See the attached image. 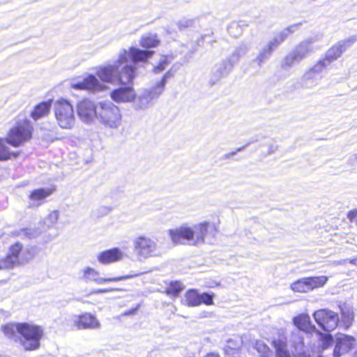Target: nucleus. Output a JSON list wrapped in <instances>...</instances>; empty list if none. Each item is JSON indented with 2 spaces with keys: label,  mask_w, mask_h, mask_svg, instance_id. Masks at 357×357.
Returning <instances> with one entry per match:
<instances>
[{
  "label": "nucleus",
  "mask_w": 357,
  "mask_h": 357,
  "mask_svg": "<svg viewBox=\"0 0 357 357\" xmlns=\"http://www.w3.org/2000/svg\"><path fill=\"white\" fill-rule=\"evenodd\" d=\"M168 64H169V61H167V59L166 58L164 57L162 59H160L159 63L154 67L153 71L155 73H159L162 72V70H164L167 68Z\"/></svg>",
  "instance_id": "nucleus-46"
},
{
  "label": "nucleus",
  "mask_w": 357,
  "mask_h": 357,
  "mask_svg": "<svg viewBox=\"0 0 357 357\" xmlns=\"http://www.w3.org/2000/svg\"><path fill=\"white\" fill-rule=\"evenodd\" d=\"M342 315L344 319V321L346 324H351V321L354 319L353 313L351 312L349 310L345 312L342 309Z\"/></svg>",
  "instance_id": "nucleus-49"
},
{
  "label": "nucleus",
  "mask_w": 357,
  "mask_h": 357,
  "mask_svg": "<svg viewBox=\"0 0 357 357\" xmlns=\"http://www.w3.org/2000/svg\"><path fill=\"white\" fill-rule=\"evenodd\" d=\"M111 291H112V289H99L98 291V292H100V293H107V292H109Z\"/></svg>",
  "instance_id": "nucleus-55"
},
{
  "label": "nucleus",
  "mask_w": 357,
  "mask_h": 357,
  "mask_svg": "<svg viewBox=\"0 0 357 357\" xmlns=\"http://www.w3.org/2000/svg\"><path fill=\"white\" fill-rule=\"evenodd\" d=\"M53 190L51 188H38L31 192L29 198L31 201L29 206H39L43 201L52 195Z\"/></svg>",
  "instance_id": "nucleus-24"
},
{
  "label": "nucleus",
  "mask_w": 357,
  "mask_h": 357,
  "mask_svg": "<svg viewBox=\"0 0 357 357\" xmlns=\"http://www.w3.org/2000/svg\"><path fill=\"white\" fill-rule=\"evenodd\" d=\"M51 105L52 103L50 101L42 102L38 104L31 113V118L37 121L45 116L49 114Z\"/></svg>",
  "instance_id": "nucleus-26"
},
{
  "label": "nucleus",
  "mask_w": 357,
  "mask_h": 357,
  "mask_svg": "<svg viewBox=\"0 0 357 357\" xmlns=\"http://www.w3.org/2000/svg\"><path fill=\"white\" fill-rule=\"evenodd\" d=\"M237 155H238V154H237L236 156H234V160H238L240 159V158H239V157H238ZM241 159H242V158H243V155H242V156L241 157Z\"/></svg>",
  "instance_id": "nucleus-56"
},
{
  "label": "nucleus",
  "mask_w": 357,
  "mask_h": 357,
  "mask_svg": "<svg viewBox=\"0 0 357 357\" xmlns=\"http://www.w3.org/2000/svg\"><path fill=\"white\" fill-rule=\"evenodd\" d=\"M273 345L275 349L276 357H291V349H288V341L284 337L279 336L273 340Z\"/></svg>",
  "instance_id": "nucleus-25"
},
{
  "label": "nucleus",
  "mask_w": 357,
  "mask_h": 357,
  "mask_svg": "<svg viewBox=\"0 0 357 357\" xmlns=\"http://www.w3.org/2000/svg\"><path fill=\"white\" fill-rule=\"evenodd\" d=\"M154 51L144 50L131 47L120 50L118 59L97 68V76L104 82L127 84L132 82L137 73V65L146 63Z\"/></svg>",
  "instance_id": "nucleus-1"
},
{
  "label": "nucleus",
  "mask_w": 357,
  "mask_h": 357,
  "mask_svg": "<svg viewBox=\"0 0 357 357\" xmlns=\"http://www.w3.org/2000/svg\"><path fill=\"white\" fill-rule=\"evenodd\" d=\"M204 357H220L218 354H214V353H211V354H208L206 356Z\"/></svg>",
  "instance_id": "nucleus-54"
},
{
  "label": "nucleus",
  "mask_w": 357,
  "mask_h": 357,
  "mask_svg": "<svg viewBox=\"0 0 357 357\" xmlns=\"http://www.w3.org/2000/svg\"><path fill=\"white\" fill-rule=\"evenodd\" d=\"M20 324L21 323L6 324L2 327V331L8 338L15 339L16 333L20 334Z\"/></svg>",
  "instance_id": "nucleus-35"
},
{
  "label": "nucleus",
  "mask_w": 357,
  "mask_h": 357,
  "mask_svg": "<svg viewBox=\"0 0 357 357\" xmlns=\"http://www.w3.org/2000/svg\"><path fill=\"white\" fill-rule=\"evenodd\" d=\"M98 104L96 105L89 99L80 101L77 106V114L83 122L91 123L97 117Z\"/></svg>",
  "instance_id": "nucleus-16"
},
{
  "label": "nucleus",
  "mask_w": 357,
  "mask_h": 357,
  "mask_svg": "<svg viewBox=\"0 0 357 357\" xmlns=\"http://www.w3.org/2000/svg\"><path fill=\"white\" fill-rule=\"evenodd\" d=\"M334 342V339L331 335L326 334L321 336V346L323 349H326Z\"/></svg>",
  "instance_id": "nucleus-44"
},
{
  "label": "nucleus",
  "mask_w": 357,
  "mask_h": 357,
  "mask_svg": "<svg viewBox=\"0 0 357 357\" xmlns=\"http://www.w3.org/2000/svg\"><path fill=\"white\" fill-rule=\"evenodd\" d=\"M256 349L262 356H268L271 352L269 347L263 342H257Z\"/></svg>",
  "instance_id": "nucleus-40"
},
{
  "label": "nucleus",
  "mask_w": 357,
  "mask_h": 357,
  "mask_svg": "<svg viewBox=\"0 0 357 357\" xmlns=\"http://www.w3.org/2000/svg\"><path fill=\"white\" fill-rule=\"evenodd\" d=\"M59 217V212L58 211H52L47 218V221L50 222V224H54L57 222Z\"/></svg>",
  "instance_id": "nucleus-48"
},
{
  "label": "nucleus",
  "mask_w": 357,
  "mask_h": 357,
  "mask_svg": "<svg viewBox=\"0 0 357 357\" xmlns=\"http://www.w3.org/2000/svg\"><path fill=\"white\" fill-rule=\"evenodd\" d=\"M348 262L351 264H353V265L357 266V257L354 259H348Z\"/></svg>",
  "instance_id": "nucleus-52"
},
{
  "label": "nucleus",
  "mask_w": 357,
  "mask_h": 357,
  "mask_svg": "<svg viewBox=\"0 0 357 357\" xmlns=\"http://www.w3.org/2000/svg\"><path fill=\"white\" fill-rule=\"evenodd\" d=\"M75 324L78 329L98 328L100 327V324L96 317L89 313L79 316L75 320Z\"/></svg>",
  "instance_id": "nucleus-22"
},
{
  "label": "nucleus",
  "mask_w": 357,
  "mask_h": 357,
  "mask_svg": "<svg viewBox=\"0 0 357 357\" xmlns=\"http://www.w3.org/2000/svg\"><path fill=\"white\" fill-rule=\"evenodd\" d=\"M194 23L195 20L182 19L177 22V26L180 31H184L189 27H192Z\"/></svg>",
  "instance_id": "nucleus-38"
},
{
  "label": "nucleus",
  "mask_w": 357,
  "mask_h": 357,
  "mask_svg": "<svg viewBox=\"0 0 357 357\" xmlns=\"http://www.w3.org/2000/svg\"><path fill=\"white\" fill-rule=\"evenodd\" d=\"M244 26V22H232L228 26V32L231 36L237 38L243 34Z\"/></svg>",
  "instance_id": "nucleus-34"
},
{
  "label": "nucleus",
  "mask_w": 357,
  "mask_h": 357,
  "mask_svg": "<svg viewBox=\"0 0 357 357\" xmlns=\"http://www.w3.org/2000/svg\"><path fill=\"white\" fill-rule=\"evenodd\" d=\"M294 328H299L303 333H312L317 331L316 327L312 324L310 317L307 314H301L293 319Z\"/></svg>",
  "instance_id": "nucleus-23"
},
{
  "label": "nucleus",
  "mask_w": 357,
  "mask_h": 357,
  "mask_svg": "<svg viewBox=\"0 0 357 357\" xmlns=\"http://www.w3.org/2000/svg\"><path fill=\"white\" fill-rule=\"evenodd\" d=\"M348 262V259L335 261L334 263L337 265H345Z\"/></svg>",
  "instance_id": "nucleus-51"
},
{
  "label": "nucleus",
  "mask_w": 357,
  "mask_h": 357,
  "mask_svg": "<svg viewBox=\"0 0 357 357\" xmlns=\"http://www.w3.org/2000/svg\"><path fill=\"white\" fill-rule=\"evenodd\" d=\"M302 22H298L296 24H291L288 27L284 29L282 31L284 33H286L287 36L288 37L289 35L295 33L298 30H299L300 27L302 25Z\"/></svg>",
  "instance_id": "nucleus-45"
},
{
  "label": "nucleus",
  "mask_w": 357,
  "mask_h": 357,
  "mask_svg": "<svg viewBox=\"0 0 357 357\" xmlns=\"http://www.w3.org/2000/svg\"><path fill=\"white\" fill-rule=\"evenodd\" d=\"M328 278L324 275L303 278L293 282L291 284V289L296 292L305 293L324 286Z\"/></svg>",
  "instance_id": "nucleus-12"
},
{
  "label": "nucleus",
  "mask_w": 357,
  "mask_h": 357,
  "mask_svg": "<svg viewBox=\"0 0 357 357\" xmlns=\"http://www.w3.org/2000/svg\"><path fill=\"white\" fill-rule=\"evenodd\" d=\"M96 112V119L105 128L117 129L121 125L122 115L120 109L112 101L99 102Z\"/></svg>",
  "instance_id": "nucleus-5"
},
{
  "label": "nucleus",
  "mask_w": 357,
  "mask_h": 357,
  "mask_svg": "<svg viewBox=\"0 0 357 357\" xmlns=\"http://www.w3.org/2000/svg\"><path fill=\"white\" fill-rule=\"evenodd\" d=\"M185 288L184 284L180 281H172L166 288V294L169 296L176 297Z\"/></svg>",
  "instance_id": "nucleus-30"
},
{
  "label": "nucleus",
  "mask_w": 357,
  "mask_h": 357,
  "mask_svg": "<svg viewBox=\"0 0 357 357\" xmlns=\"http://www.w3.org/2000/svg\"><path fill=\"white\" fill-rule=\"evenodd\" d=\"M354 157L357 159V155H355Z\"/></svg>",
  "instance_id": "nucleus-57"
},
{
  "label": "nucleus",
  "mask_w": 357,
  "mask_h": 357,
  "mask_svg": "<svg viewBox=\"0 0 357 357\" xmlns=\"http://www.w3.org/2000/svg\"><path fill=\"white\" fill-rule=\"evenodd\" d=\"M244 54V49L240 47L236 49L230 56L223 59L230 65V68L232 70L234 67L238 63L240 58L243 56Z\"/></svg>",
  "instance_id": "nucleus-33"
},
{
  "label": "nucleus",
  "mask_w": 357,
  "mask_h": 357,
  "mask_svg": "<svg viewBox=\"0 0 357 357\" xmlns=\"http://www.w3.org/2000/svg\"><path fill=\"white\" fill-rule=\"evenodd\" d=\"M73 88L80 90H89L93 92L101 91L105 86L100 83L93 75H89L81 81H77L73 84Z\"/></svg>",
  "instance_id": "nucleus-19"
},
{
  "label": "nucleus",
  "mask_w": 357,
  "mask_h": 357,
  "mask_svg": "<svg viewBox=\"0 0 357 357\" xmlns=\"http://www.w3.org/2000/svg\"><path fill=\"white\" fill-rule=\"evenodd\" d=\"M54 115L59 126L63 129H71L75 123L74 109L66 100L56 101L54 105Z\"/></svg>",
  "instance_id": "nucleus-8"
},
{
  "label": "nucleus",
  "mask_w": 357,
  "mask_h": 357,
  "mask_svg": "<svg viewBox=\"0 0 357 357\" xmlns=\"http://www.w3.org/2000/svg\"><path fill=\"white\" fill-rule=\"evenodd\" d=\"M288 37L283 31H280L275 34L274 37L268 43V44L275 50H276Z\"/></svg>",
  "instance_id": "nucleus-36"
},
{
  "label": "nucleus",
  "mask_w": 357,
  "mask_h": 357,
  "mask_svg": "<svg viewBox=\"0 0 357 357\" xmlns=\"http://www.w3.org/2000/svg\"><path fill=\"white\" fill-rule=\"evenodd\" d=\"M243 344V340L241 338L238 337H234L229 340L227 341V343L225 346H229L231 348H238L241 349Z\"/></svg>",
  "instance_id": "nucleus-43"
},
{
  "label": "nucleus",
  "mask_w": 357,
  "mask_h": 357,
  "mask_svg": "<svg viewBox=\"0 0 357 357\" xmlns=\"http://www.w3.org/2000/svg\"><path fill=\"white\" fill-rule=\"evenodd\" d=\"M159 43L160 40L156 35L148 34L142 37L139 44L144 48H151L157 47Z\"/></svg>",
  "instance_id": "nucleus-31"
},
{
  "label": "nucleus",
  "mask_w": 357,
  "mask_h": 357,
  "mask_svg": "<svg viewBox=\"0 0 357 357\" xmlns=\"http://www.w3.org/2000/svg\"><path fill=\"white\" fill-rule=\"evenodd\" d=\"M185 303L188 306H198L200 305L199 294L196 289H190L185 294Z\"/></svg>",
  "instance_id": "nucleus-29"
},
{
  "label": "nucleus",
  "mask_w": 357,
  "mask_h": 357,
  "mask_svg": "<svg viewBox=\"0 0 357 357\" xmlns=\"http://www.w3.org/2000/svg\"><path fill=\"white\" fill-rule=\"evenodd\" d=\"M321 79V76H317L307 70L302 77V86L305 88H312V86H316Z\"/></svg>",
  "instance_id": "nucleus-28"
},
{
  "label": "nucleus",
  "mask_w": 357,
  "mask_h": 357,
  "mask_svg": "<svg viewBox=\"0 0 357 357\" xmlns=\"http://www.w3.org/2000/svg\"><path fill=\"white\" fill-rule=\"evenodd\" d=\"M329 66L327 62L324 59L319 60L310 69L308 70L317 76H321V73Z\"/></svg>",
  "instance_id": "nucleus-37"
},
{
  "label": "nucleus",
  "mask_w": 357,
  "mask_h": 357,
  "mask_svg": "<svg viewBox=\"0 0 357 357\" xmlns=\"http://www.w3.org/2000/svg\"><path fill=\"white\" fill-rule=\"evenodd\" d=\"M347 218L351 222L354 221V219L357 218V210L349 211L348 213Z\"/></svg>",
  "instance_id": "nucleus-50"
},
{
  "label": "nucleus",
  "mask_w": 357,
  "mask_h": 357,
  "mask_svg": "<svg viewBox=\"0 0 357 357\" xmlns=\"http://www.w3.org/2000/svg\"><path fill=\"white\" fill-rule=\"evenodd\" d=\"M135 96L134 89L130 86H121L111 92V98L116 102H132Z\"/></svg>",
  "instance_id": "nucleus-20"
},
{
  "label": "nucleus",
  "mask_w": 357,
  "mask_h": 357,
  "mask_svg": "<svg viewBox=\"0 0 357 357\" xmlns=\"http://www.w3.org/2000/svg\"><path fill=\"white\" fill-rule=\"evenodd\" d=\"M22 250V244L17 242L12 245L6 257L0 260V270L13 268L20 263V254Z\"/></svg>",
  "instance_id": "nucleus-17"
},
{
  "label": "nucleus",
  "mask_w": 357,
  "mask_h": 357,
  "mask_svg": "<svg viewBox=\"0 0 357 357\" xmlns=\"http://www.w3.org/2000/svg\"><path fill=\"white\" fill-rule=\"evenodd\" d=\"M231 71L230 65L224 59L220 60L212 67L208 79V84L211 86L215 85L220 82L222 79L227 77Z\"/></svg>",
  "instance_id": "nucleus-18"
},
{
  "label": "nucleus",
  "mask_w": 357,
  "mask_h": 357,
  "mask_svg": "<svg viewBox=\"0 0 357 357\" xmlns=\"http://www.w3.org/2000/svg\"><path fill=\"white\" fill-rule=\"evenodd\" d=\"M356 40L355 36H352L347 40H342L333 45L325 54L324 59L328 64H331L333 61L339 59L343 52L349 48Z\"/></svg>",
  "instance_id": "nucleus-14"
},
{
  "label": "nucleus",
  "mask_w": 357,
  "mask_h": 357,
  "mask_svg": "<svg viewBox=\"0 0 357 357\" xmlns=\"http://www.w3.org/2000/svg\"><path fill=\"white\" fill-rule=\"evenodd\" d=\"M335 346L333 350L334 357H340L354 348L356 340L354 336L337 333L335 337Z\"/></svg>",
  "instance_id": "nucleus-15"
},
{
  "label": "nucleus",
  "mask_w": 357,
  "mask_h": 357,
  "mask_svg": "<svg viewBox=\"0 0 357 357\" xmlns=\"http://www.w3.org/2000/svg\"><path fill=\"white\" fill-rule=\"evenodd\" d=\"M32 130L33 127L27 120L18 122L11 128L6 140L0 139V160H7L12 157L16 158L19 155V152L10 151L6 143L17 147L31 138Z\"/></svg>",
  "instance_id": "nucleus-3"
},
{
  "label": "nucleus",
  "mask_w": 357,
  "mask_h": 357,
  "mask_svg": "<svg viewBox=\"0 0 357 357\" xmlns=\"http://www.w3.org/2000/svg\"><path fill=\"white\" fill-rule=\"evenodd\" d=\"M38 248L36 246H29L22 250L20 261L26 263L32 260L38 254Z\"/></svg>",
  "instance_id": "nucleus-32"
},
{
  "label": "nucleus",
  "mask_w": 357,
  "mask_h": 357,
  "mask_svg": "<svg viewBox=\"0 0 357 357\" xmlns=\"http://www.w3.org/2000/svg\"><path fill=\"white\" fill-rule=\"evenodd\" d=\"M304 333L299 328H294L287 337L288 344L294 357H310L308 349L304 344Z\"/></svg>",
  "instance_id": "nucleus-10"
},
{
  "label": "nucleus",
  "mask_w": 357,
  "mask_h": 357,
  "mask_svg": "<svg viewBox=\"0 0 357 357\" xmlns=\"http://www.w3.org/2000/svg\"><path fill=\"white\" fill-rule=\"evenodd\" d=\"M274 50L267 43L259 52L256 60L253 62L257 63L256 71H258L262 63L266 61L272 55Z\"/></svg>",
  "instance_id": "nucleus-27"
},
{
  "label": "nucleus",
  "mask_w": 357,
  "mask_h": 357,
  "mask_svg": "<svg viewBox=\"0 0 357 357\" xmlns=\"http://www.w3.org/2000/svg\"><path fill=\"white\" fill-rule=\"evenodd\" d=\"M82 271L83 273L82 279L85 282H93L97 284H102L108 282L125 280L139 275V274L136 273L122 275L119 277L103 278L100 276V273L98 271L91 267H86Z\"/></svg>",
  "instance_id": "nucleus-13"
},
{
  "label": "nucleus",
  "mask_w": 357,
  "mask_h": 357,
  "mask_svg": "<svg viewBox=\"0 0 357 357\" xmlns=\"http://www.w3.org/2000/svg\"><path fill=\"white\" fill-rule=\"evenodd\" d=\"M313 38L303 40L289 52L281 61V68L287 70L314 52Z\"/></svg>",
  "instance_id": "nucleus-6"
},
{
  "label": "nucleus",
  "mask_w": 357,
  "mask_h": 357,
  "mask_svg": "<svg viewBox=\"0 0 357 357\" xmlns=\"http://www.w3.org/2000/svg\"><path fill=\"white\" fill-rule=\"evenodd\" d=\"M20 335L23 337L21 343L24 349L26 351H33L40 347V341L43 335V331L38 326L21 323Z\"/></svg>",
  "instance_id": "nucleus-7"
},
{
  "label": "nucleus",
  "mask_w": 357,
  "mask_h": 357,
  "mask_svg": "<svg viewBox=\"0 0 357 357\" xmlns=\"http://www.w3.org/2000/svg\"><path fill=\"white\" fill-rule=\"evenodd\" d=\"M313 317L317 324L326 331L334 330L339 321L338 314L327 309L315 311Z\"/></svg>",
  "instance_id": "nucleus-11"
},
{
  "label": "nucleus",
  "mask_w": 357,
  "mask_h": 357,
  "mask_svg": "<svg viewBox=\"0 0 357 357\" xmlns=\"http://www.w3.org/2000/svg\"><path fill=\"white\" fill-rule=\"evenodd\" d=\"M243 150H244V146H241V147L237 149L234 151H231L230 153L224 154L222 156V160H234V156H236L238 154V153L241 152Z\"/></svg>",
  "instance_id": "nucleus-47"
},
{
  "label": "nucleus",
  "mask_w": 357,
  "mask_h": 357,
  "mask_svg": "<svg viewBox=\"0 0 357 357\" xmlns=\"http://www.w3.org/2000/svg\"><path fill=\"white\" fill-rule=\"evenodd\" d=\"M277 149V147L275 146H271L270 148H269V151H268V153L271 154V153H275V151H276Z\"/></svg>",
  "instance_id": "nucleus-53"
},
{
  "label": "nucleus",
  "mask_w": 357,
  "mask_h": 357,
  "mask_svg": "<svg viewBox=\"0 0 357 357\" xmlns=\"http://www.w3.org/2000/svg\"><path fill=\"white\" fill-rule=\"evenodd\" d=\"M174 75L172 70H168L152 87L139 90L134 99L135 107L137 109H145L150 107L153 101L158 99L163 93L167 80Z\"/></svg>",
  "instance_id": "nucleus-4"
},
{
  "label": "nucleus",
  "mask_w": 357,
  "mask_h": 357,
  "mask_svg": "<svg viewBox=\"0 0 357 357\" xmlns=\"http://www.w3.org/2000/svg\"><path fill=\"white\" fill-rule=\"evenodd\" d=\"M241 349L231 348L229 346L224 347L225 355L227 357H241Z\"/></svg>",
  "instance_id": "nucleus-39"
},
{
  "label": "nucleus",
  "mask_w": 357,
  "mask_h": 357,
  "mask_svg": "<svg viewBox=\"0 0 357 357\" xmlns=\"http://www.w3.org/2000/svg\"><path fill=\"white\" fill-rule=\"evenodd\" d=\"M356 89H357V86H356Z\"/></svg>",
  "instance_id": "nucleus-58"
},
{
  "label": "nucleus",
  "mask_w": 357,
  "mask_h": 357,
  "mask_svg": "<svg viewBox=\"0 0 357 357\" xmlns=\"http://www.w3.org/2000/svg\"><path fill=\"white\" fill-rule=\"evenodd\" d=\"M134 250L139 260L142 261L149 257L156 256L158 254V244L152 238L139 236L133 240Z\"/></svg>",
  "instance_id": "nucleus-9"
},
{
  "label": "nucleus",
  "mask_w": 357,
  "mask_h": 357,
  "mask_svg": "<svg viewBox=\"0 0 357 357\" xmlns=\"http://www.w3.org/2000/svg\"><path fill=\"white\" fill-rule=\"evenodd\" d=\"M200 305L204 303L207 305L213 304V294L209 293L199 294Z\"/></svg>",
  "instance_id": "nucleus-42"
},
{
  "label": "nucleus",
  "mask_w": 357,
  "mask_h": 357,
  "mask_svg": "<svg viewBox=\"0 0 357 357\" xmlns=\"http://www.w3.org/2000/svg\"><path fill=\"white\" fill-rule=\"evenodd\" d=\"M215 228L208 222L190 225L187 223L168 230L169 236L174 244L198 246L205 242L208 235H214Z\"/></svg>",
  "instance_id": "nucleus-2"
},
{
  "label": "nucleus",
  "mask_w": 357,
  "mask_h": 357,
  "mask_svg": "<svg viewBox=\"0 0 357 357\" xmlns=\"http://www.w3.org/2000/svg\"><path fill=\"white\" fill-rule=\"evenodd\" d=\"M15 234L18 236L31 238L34 236V231L31 229L23 228L19 231H15Z\"/></svg>",
  "instance_id": "nucleus-41"
},
{
  "label": "nucleus",
  "mask_w": 357,
  "mask_h": 357,
  "mask_svg": "<svg viewBox=\"0 0 357 357\" xmlns=\"http://www.w3.org/2000/svg\"><path fill=\"white\" fill-rule=\"evenodd\" d=\"M123 257V252L119 248L106 250L99 253L97 258L100 263L107 264L118 261Z\"/></svg>",
  "instance_id": "nucleus-21"
}]
</instances>
